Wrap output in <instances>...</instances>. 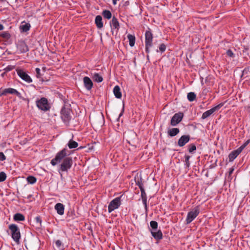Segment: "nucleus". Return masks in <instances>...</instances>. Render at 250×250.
Returning a JSON list of instances; mask_svg holds the SVG:
<instances>
[{
	"label": "nucleus",
	"instance_id": "nucleus-5",
	"mask_svg": "<svg viewBox=\"0 0 250 250\" xmlns=\"http://www.w3.org/2000/svg\"><path fill=\"white\" fill-rule=\"evenodd\" d=\"M152 41L153 34L149 29L145 33V51L147 54L149 53L150 48L153 45Z\"/></svg>",
	"mask_w": 250,
	"mask_h": 250
},
{
	"label": "nucleus",
	"instance_id": "nucleus-29",
	"mask_svg": "<svg viewBox=\"0 0 250 250\" xmlns=\"http://www.w3.org/2000/svg\"><path fill=\"white\" fill-rule=\"evenodd\" d=\"M103 17L108 20L110 19L112 17V14L109 10H104L102 12Z\"/></svg>",
	"mask_w": 250,
	"mask_h": 250
},
{
	"label": "nucleus",
	"instance_id": "nucleus-3",
	"mask_svg": "<svg viewBox=\"0 0 250 250\" xmlns=\"http://www.w3.org/2000/svg\"><path fill=\"white\" fill-rule=\"evenodd\" d=\"M8 228L11 231V237L17 244H19L21 237L19 227L17 225L12 224L9 226Z\"/></svg>",
	"mask_w": 250,
	"mask_h": 250
},
{
	"label": "nucleus",
	"instance_id": "nucleus-32",
	"mask_svg": "<svg viewBox=\"0 0 250 250\" xmlns=\"http://www.w3.org/2000/svg\"><path fill=\"white\" fill-rule=\"evenodd\" d=\"M196 97V95L194 92H190L188 94L187 98L189 102L194 101Z\"/></svg>",
	"mask_w": 250,
	"mask_h": 250
},
{
	"label": "nucleus",
	"instance_id": "nucleus-22",
	"mask_svg": "<svg viewBox=\"0 0 250 250\" xmlns=\"http://www.w3.org/2000/svg\"><path fill=\"white\" fill-rule=\"evenodd\" d=\"M113 93L115 97L117 99H121L122 97V93L120 87L119 85H116L113 88Z\"/></svg>",
	"mask_w": 250,
	"mask_h": 250
},
{
	"label": "nucleus",
	"instance_id": "nucleus-26",
	"mask_svg": "<svg viewBox=\"0 0 250 250\" xmlns=\"http://www.w3.org/2000/svg\"><path fill=\"white\" fill-rule=\"evenodd\" d=\"M67 145L70 149L75 148L78 146V143L71 139L68 142Z\"/></svg>",
	"mask_w": 250,
	"mask_h": 250
},
{
	"label": "nucleus",
	"instance_id": "nucleus-11",
	"mask_svg": "<svg viewBox=\"0 0 250 250\" xmlns=\"http://www.w3.org/2000/svg\"><path fill=\"white\" fill-rule=\"evenodd\" d=\"M18 75L25 82L30 83L32 82V79L29 75L27 74L25 71L22 70L20 69L17 71Z\"/></svg>",
	"mask_w": 250,
	"mask_h": 250
},
{
	"label": "nucleus",
	"instance_id": "nucleus-21",
	"mask_svg": "<svg viewBox=\"0 0 250 250\" xmlns=\"http://www.w3.org/2000/svg\"><path fill=\"white\" fill-rule=\"evenodd\" d=\"M95 22L98 28L101 29L103 27L102 17L101 16L98 15L96 17Z\"/></svg>",
	"mask_w": 250,
	"mask_h": 250
},
{
	"label": "nucleus",
	"instance_id": "nucleus-33",
	"mask_svg": "<svg viewBox=\"0 0 250 250\" xmlns=\"http://www.w3.org/2000/svg\"><path fill=\"white\" fill-rule=\"evenodd\" d=\"M27 181L29 184H34L37 181V179L35 177L33 176H29L27 177Z\"/></svg>",
	"mask_w": 250,
	"mask_h": 250
},
{
	"label": "nucleus",
	"instance_id": "nucleus-19",
	"mask_svg": "<svg viewBox=\"0 0 250 250\" xmlns=\"http://www.w3.org/2000/svg\"><path fill=\"white\" fill-rule=\"evenodd\" d=\"M31 28V25L29 23L23 21L21 22L20 26L21 32H26L28 31Z\"/></svg>",
	"mask_w": 250,
	"mask_h": 250
},
{
	"label": "nucleus",
	"instance_id": "nucleus-8",
	"mask_svg": "<svg viewBox=\"0 0 250 250\" xmlns=\"http://www.w3.org/2000/svg\"><path fill=\"white\" fill-rule=\"evenodd\" d=\"M224 105V103H221L216 106L212 107L209 110H208L205 112L203 113L202 116V119H205L208 117H209L212 114H213L214 112L220 109L223 105Z\"/></svg>",
	"mask_w": 250,
	"mask_h": 250
},
{
	"label": "nucleus",
	"instance_id": "nucleus-27",
	"mask_svg": "<svg viewBox=\"0 0 250 250\" xmlns=\"http://www.w3.org/2000/svg\"><path fill=\"white\" fill-rule=\"evenodd\" d=\"M127 39L129 40V45L131 47H133L135 42V37L134 35L131 34H128L127 36Z\"/></svg>",
	"mask_w": 250,
	"mask_h": 250
},
{
	"label": "nucleus",
	"instance_id": "nucleus-41",
	"mask_svg": "<svg viewBox=\"0 0 250 250\" xmlns=\"http://www.w3.org/2000/svg\"><path fill=\"white\" fill-rule=\"evenodd\" d=\"M226 54L228 55V56H229V57H231L232 58L235 57V55L233 53L231 49L228 50L226 52Z\"/></svg>",
	"mask_w": 250,
	"mask_h": 250
},
{
	"label": "nucleus",
	"instance_id": "nucleus-38",
	"mask_svg": "<svg viewBox=\"0 0 250 250\" xmlns=\"http://www.w3.org/2000/svg\"><path fill=\"white\" fill-rule=\"evenodd\" d=\"M136 184L138 186L140 189L141 190L144 189L143 183L141 180H138L137 181H136Z\"/></svg>",
	"mask_w": 250,
	"mask_h": 250
},
{
	"label": "nucleus",
	"instance_id": "nucleus-24",
	"mask_svg": "<svg viewBox=\"0 0 250 250\" xmlns=\"http://www.w3.org/2000/svg\"><path fill=\"white\" fill-rule=\"evenodd\" d=\"M13 219L15 221H23L25 220V217L22 214L17 213L14 214Z\"/></svg>",
	"mask_w": 250,
	"mask_h": 250
},
{
	"label": "nucleus",
	"instance_id": "nucleus-2",
	"mask_svg": "<svg viewBox=\"0 0 250 250\" xmlns=\"http://www.w3.org/2000/svg\"><path fill=\"white\" fill-rule=\"evenodd\" d=\"M72 111L71 109L64 105L61 110V117L63 122L67 125H69L70 121L71 119V113Z\"/></svg>",
	"mask_w": 250,
	"mask_h": 250
},
{
	"label": "nucleus",
	"instance_id": "nucleus-16",
	"mask_svg": "<svg viewBox=\"0 0 250 250\" xmlns=\"http://www.w3.org/2000/svg\"><path fill=\"white\" fill-rule=\"evenodd\" d=\"M55 209L58 214L62 215L64 214V206L62 203H57L54 207Z\"/></svg>",
	"mask_w": 250,
	"mask_h": 250
},
{
	"label": "nucleus",
	"instance_id": "nucleus-45",
	"mask_svg": "<svg viewBox=\"0 0 250 250\" xmlns=\"http://www.w3.org/2000/svg\"><path fill=\"white\" fill-rule=\"evenodd\" d=\"M124 112V104L123 105V107L122 108V110L121 113H120V114L119 115L118 118H117L118 121H119L120 117L123 116Z\"/></svg>",
	"mask_w": 250,
	"mask_h": 250
},
{
	"label": "nucleus",
	"instance_id": "nucleus-50",
	"mask_svg": "<svg viewBox=\"0 0 250 250\" xmlns=\"http://www.w3.org/2000/svg\"><path fill=\"white\" fill-rule=\"evenodd\" d=\"M31 196H32V195H31V194L28 195L27 199H30L31 198Z\"/></svg>",
	"mask_w": 250,
	"mask_h": 250
},
{
	"label": "nucleus",
	"instance_id": "nucleus-25",
	"mask_svg": "<svg viewBox=\"0 0 250 250\" xmlns=\"http://www.w3.org/2000/svg\"><path fill=\"white\" fill-rule=\"evenodd\" d=\"M92 78L94 81L97 83H101L103 81L102 76L97 73H94Z\"/></svg>",
	"mask_w": 250,
	"mask_h": 250
},
{
	"label": "nucleus",
	"instance_id": "nucleus-44",
	"mask_svg": "<svg viewBox=\"0 0 250 250\" xmlns=\"http://www.w3.org/2000/svg\"><path fill=\"white\" fill-rule=\"evenodd\" d=\"M234 170V168L233 167H231L229 169V174H228L229 178L231 177V175L232 174V173L233 172Z\"/></svg>",
	"mask_w": 250,
	"mask_h": 250
},
{
	"label": "nucleus",
	"instance_id": "nucleus-7",
	"mask_svg": "<svg viewBox=\"0 0 250 250\" xmlns=\"http://www.w3.org/2000/svg\"><path fill=\"white\" fill-rule=\"evenodd\" d=\"M121 197H118L112 200L108 206V212L110 213L116 209L119 208L121 205Z\"/></svg>",
	"mask_w": 250,
	"mask_h": 250
},
{
	"label": "nucleus",
	"instance_id": "nucleus-48",
	"mask_svg": "<svg viewBox=\"0 0 250 250\" xmlns=\"http://www.w3.org/2000/svg\"><path fill=\"white\" fill-rule=\"evenodd\" d=\"M119 0H112V3L114 5H116L117 4V1H119Z\"/></svg>",
	"mask_w": 250,
	"mask_h": 250
},
{
	"label": "nucleus",
	"instance_id": "nucleus-14",
	"mask_svg": "<svg viewBox=\"0 0 250 250\" xmlns=\"http://www.w3.org/2000/svg\"><path fill=\"white\" fill-rule=\"evenodd\" d=\"M83 82L84 87L87 90H90L93 86V83L91 80L87 76H85L83 78Z\"/></svg>",
	"mask_w": 250,
	"mask_h": 250
},
{
	"label": "nucleus",
	"instance_id": "nucleus-4",
	"mask_svg": "<svg viewBox=\"0 0 250 250\" xmlns=\"http://www.w3.org/2000/svg\"><path fill=\"white\" fill-rule=\"evenodd\" d=\"M36 103L38 108L44 112L49 111L51 108L47 99L44 97L37 100Z\"/></svg>",
	"mask_w": 250,
	"mask_h": 250
},
{
	"label": "nucleus",
	"instance_id": "nucleus-12",
	"mask_svg": "<svg viewBox=\"0 0 250 250\" xmlns=\"http://www.w3.org/2000/svg\"><path fill=\"white\" fill-rule=\"evenodd\" d=\"M190 140V136L189 135H182L178 140L177 145L180 147L184 146Z\"/></svg>",
	"mask_w": 250,
	"mask_h": 250
},
{
	"label": "nucleus",
	"instance_id": "nucleus-18",
	"mask_svg": "<svg viewBox=\"0 0 250 250\" xmlns=\"http://www.w3.org/2000/svg\"><path fill=\"white\" fill-rule=\"evenodd\" d=\"M141 196L142 200L143 203L144 205L145 209L146 211L147 210V196L145 192V189L140 190Z\"/></svg>",
	"mask_w": 250,
	"mask_h": 250
},
{
	"label": "nucleus",
	"instance_id": "nucleus-9",
	"mask_svg": "<svg viewBox=\"0 0 250 250\" xmlns=\"http://www.w3.org/2000/svg\"><path fill=\"white\" fill-rule=\"evenodd\" d=\"M184 114L181 112L175 113L171 118L170 125L172 126H176L182 120Z\"/></svg>",
	"mask_w": 250,
	"mask_h": 250
},
{
	"label": "nucleus",
	"instance_id": "nucleus-30",
	"mask_svg": "<svg viewBox=\"0 0 250 250\" xmlns=\"http://www.w3.org/2000/svg\"><path fill=\"white\" fill-rule=\"evenodd\" d=\"M55 245L56 247L60 250H64V244L60 240H57L56 241Z\"/></svg>",
	"mask_w": 250,
	"mask_h": 250
},
{
	"label": "nucleus",
	"instance_id": "nucleus-28",
	"mask_svg": "<svg viewBox=\"0 0 250 250\" xmlns=\"http://www.w3.org/2000/svg\"><path fill=\"white\" fill-rule=\"evenodd\" d=\"M0 37L4 40H9L11 38L10 34L7 31L0 32Z\"/></svg>",
	"mask_w": 250,
	"mask_h": 250
},
{
	"label": "nucleus",
	"instance_id": "nucleus-46",
	"mask_svg": "<svg viewBox=\"0 0 250 250\" xmlns=\"http://www.w3.org/2000/svg\"><path fill=\"white\" fill-rule=\"evenodd\" d=\"M249 71V67L245 68L243 71V75L248 74Z\"/></svg>",
	"mask_w": 250,
	"mask_h": 250
},
{
	"label": "nucleus",
	"instance_id": "nucleus-23",
	"mask_svg": "<svg viewBox=\"0 0 250 250\" xmlns=\"http://www.w3.org/2000/svg\"><path fill=\"white\" fill-rule=\"evenodd\" d=\"M180 132V130L178 128H172L168 130V135L170 137H174L177 135Z\"/></svg>",
	"mask_w": 250,
	"mask_h": 250
},
{
	"label": "nucleus",
	"instance_id": "nucleus-20",
	"mask_svg": "<svg viewBox=\"0 0 250 250\" xmlns=\"http://www.w3.org/2000/svg\"><path fill=\"white\" fill-rule=\"evenodd\" d=\"M156 230H150L151 235L153 237L157 240H160L163 238V234L161 230H158L157 231Z\"/></svg>",
	"mask_w": 250,
	"mask_h": 250
},
{
	"label": "nucleus",
	"instance_id": "nucleus-36",
	"mask_svg": "<svg viewBox=\"0 0 250 250\" xmlns=\"http://www.w3.org/2000/svg\"><path fill=\"white\" fill-rule=\"evenodd\" d=\"M35 220L36 221V223L37 225L38 228H40L42 226V219L40 216H36L35 218Z\"/></svg>",
	"mask_w": 250,
	"mask_h": 250
},
{
	"label": "nucleus",
	"instance_id": "nucleus-43",
	"mask_svg": "<svg viewBox=\"0 0 250 250\" xmlns=\"http://www.w3.org/2000/svg\"><path fill=\"white\" fill-rule=\"evenodd\" d=\"M6 159V156L4 155L3 153L2 152H0V161H3L5 160Z\"/></svg>",
	"mask_w": 250,
	"mask_h": 250
},
{
	"label": "nucleus",
	"instance_id": "nucleus-1",
	"mask_svg": "<svg viewBox=\"0 0 250 250\" xmlns=\"http://www.w3.org/2000/svg\"><path fill=\"white\" fill-rule=\"evenodd\" d=\"M69 154L67 153V149L64 148L59 151L56 154L55 158L52 159L50 162L51 164L53 166L60 164L58 168V172L61 175H62V172H67L72 166V158L69 157Z\"/></svg>",
	"mask_w": 250,
	"mask_h": 250
},
{
	"label": "nucleus",
	"instance_id": "nucleus-17",
	"mask_svg": "<svg viewBox=\"0 0 250 250\" xmlns=\"http://www.w3.org/2000/svg\"><path fill=\"white\" fill-rule=\"evenodd\" d=\"M242 151L239 148L231 151L229 155V162L233 161Z\"/></svg>",
	"mask_w": 250,
	"mask_h": 250
},
{
	"label": "nucleus",
	"instance_id": "nucleus-37",
	"mask_svg": "<svg viewBox=\"0 0 250 250\" xmlns=\"http://www.w3.org/2000/svg\"><path fill=\"white\" fill-rule=\"evenodd\" d=\"M250 143V139L248 140L246 142H245L241 146H240L238 148L239 149L242 151V150L249 144Z\"/></svg>",
	"mask_w": 250,
	"mask_h": 250
},
{
	"label": "nucleus",
	"instance_id": "nucleus-35",
	"mask_svg": "<svg viewBox=\"0 0 250 250\" xmlns=\"http://www.w3.org/2000/svg\"><path fill=\"white\" fill-rule=\"evenodd\" d=\"M150 226L152 230H157L158 228V223L155 221H151L150 222Z\"/></svg>",
	"mask_w": 250,
	"mask_h": 250
},
{
	"label": "nucleus",
	"instance_id": "nucleus-47",
	"mask_svg": "<svg viewBox=\"0 0 250 250\" xmlns=\"http://www.w3.org/2000/svg\"><path fill=\"white\" fill-rule=\"evenodd\" d=\"M129 1L128 0H127V1H126L124 3V6H126L129 5Z\"/></svg>",
	"mask_w": 250,
	"mask_h": 250
},
{
	"label": "nucleus",
	"instance_id": "nucleus-40",
	"mask_svg": "<svg viewBox=\"0 0 250 250\" xmlns=\"http://www.w3.org/2000/svg\"><path fill=\"white\" fill-rule=\"evenodd\" d=\"M159 51L161 53L164 52L166 50V46L164 43H161L159 46Z\"/></svg>",
	"mask_w": 250,
	"mask_h": 250
},
{
	"label": "nucleus",
	"instance_id": "nucleus-42",
	"mask_svg": "<svg viewBox=\"0 0 250 250\" xmlns=\"http://www.w3.org/2000/svg\"><path fill=\"white\" fill-rule=\"evenodd\" d=\"M35 71H36V77L37 78H41V76H42V74L41 73V70L39 68H36L35 69Z\"/></svg>",
	"mask_w": 250,
	"mask_h": 250
},
{
	"label": "nucleus",
	"instance_id": "nucleus-10",
	"mask_svg": "<svg viewBox=\"0 0 250 250\" xmlns=\"http://www.w3.org/2000/svg\"><path fill=\"white\" fill-rule=\"evenodd\" d=\"M7 94H11L16 95L18 97L21 98V94L16 89L12 88H7L3 89L1 92L0 91V96L6 95Z\"/></svg>",
	"mask_w": 250,
	"mask_h": 250
},
{
	"label": "nucleus",
	"instance_id": "nucleus-49",
	"mask_svg": "<svg viewBox=\"0 0 250 250\" xmlns=\"http://www.w3.org/2000/svg\"><path fill=\"white\" fill-rule=\"evenodd\" d=\"M4 29V26L2 24H0V31Z\"/></svg>",
	"mask_w": 250,
	"mask_h": 250
},
{
	"label": "nucleus",
	"instance_id": "nucleus-34",
	"mask_svg": "<svg viewBox=\"0 0 250 250\" xmlns=\"http://www.w3.org/2000/svg\"><path fill=\"white\" fill-rule=\"evenodd\" d=\"M185 166L186 167L188 168L189 167H190V162H189V159L190 158V156L189 155H185Z\"/></svg>",
	"mask_w": 250,
	"mask_h": 250
},
{
	"label": "nucleus",
	"instance_id": "nucleus-51",
	"mask_svg": "<svg viewBox=\"0 0 250 250\" xmlns=\"http://www.w3.org/2000/svg\"><path fill=\"white\" fill-rule=\"evenodd\" d=\"M146 57H147V60H149V55H148V54H147V56H146Z\"/></svg>",
	"mask_w": 250,
	"mask_h": 250
},
{
	"label": "nucleus",
	"instance_id": "nucleus-15",
	"mask_svg": "<svg viewBox=\"0 0 250 250\" xmlns=\"http://www.w3.org/2000/svg\"><path fill=\"white\" fill-rule=\"evenodd\" d=\"M110 25L111 28V30H113V29L117 30L118 31L119 27H120V24L119 22L117 20V19L113 16L112 18V20L110 22Z\"/></svg>",
	"mask_w": 250,
	"mask_h": 250
},
{
	"label": "nucleus",
	"instance_id": "nucleus-39",
	"mask_svg": "<svg viewBox=\"0 0 250 250\" xmlns=\"http://www.w3.org/2000/svg\"><path fill=\"white\" fill-rule=\"evenodd\" d=\"M6 178V174L4 172H0V182H3Z\"/></svg>",
	"mask_w": 250,
	"mask_h": 250
},
{
	"label": "nucleus",
	"instance_id": "nucleus-6",
	"mask_svg": "<svg viewBox=\"0 0 250 250\" xmlns=\"http://www.w3.org/2000/svg\"><path fill=\"white\" fill-rule=\"evenodd\" d=\"M200 213V208L199 206L195 207L192 210L188 213L186 219L187 224H190Z\"/></svg>",
	"mask_w": 250,
	"mask_h": 250
},
{
	"label": "nucleus",
	"instance_id": "nucleus-31",
	"mask_svg": "<svg viewBox=\"0 0 250 250\" xmlns=\"http://www.w3.org/2000/svg\"><path fill=\"white\" fill-rule=\"evenodd\" d=\"M188 151L190 153L193 154L196 150V146L194 144H191L188 146Z\"/></svg>",
	"mask_w": 250,
	"mask_h": 250
},
{
	"label": "nucleus",
	"instance_id": "nucleus-13",
	"mask_svg": "<svg viewBox=\"0 0 250 250\" xmlns=\"http://www.w3.org/2000/svg\"><path fill=\"white\" fill-rule=\"evenodd\" d=\"M17 48L20 53H25L28 51V47L24 41H19L17 44Z\"/></svg>",
	"mask_w": 250,
	"mask_h": 250
}]
</instances>
